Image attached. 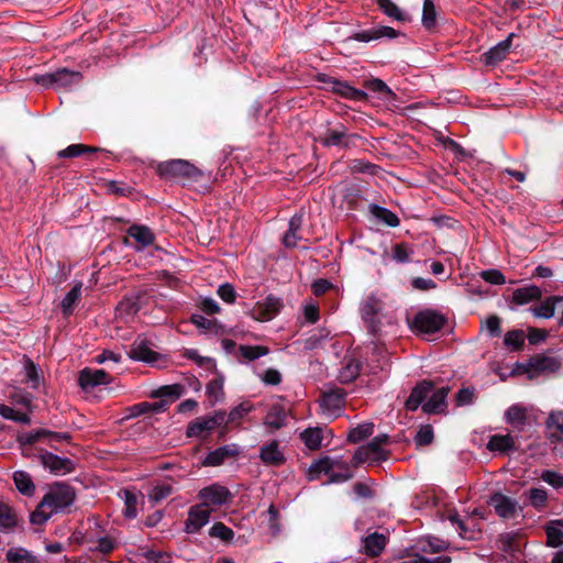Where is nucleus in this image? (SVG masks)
<instances>
[{
  "mask_svg": "<svg viewBox=\"0 0 563 563\" xmlns=\"http://www.w3.org/2000/svg\"><path fill=\"white\" fill-rule=\"evenodd\" d=\"M155 172L166 181L179 183L183 186H196L202 191L210 190L212 175L186 159H168L157 163Z\"/></svg>",
  "mask_w": 563,
  "mask_h": 563,
  "instance_id": "obj_1",
  "label": "nucleus"
},
{
  "mask_svg": "<svg viewBox=\"0 0 563 563\" xmlns=\"http://www.w3.org/2000/svg\"><path fill=\"white\" fill-rule=\"evenodd\" d=\"M449 393V386L435 387L433 382L423 379L411 389L405 407L409 411H416L421 406L427 415L445 413Z\"/></svg>",
  "mask_w": 563,
  "mask_h": 563,
  "instance_id": "obj_2",
  "label": "nucleus"
},
{
  "mask_svg": "<svg viewBox=\"0 0 563 563\" xmlns=\"http://www.w3.org/2000/svg\"><path fill=\"white\" fill-rule=\"evenodd\" d=\"M76 499L74 487L66 483H54L30 515L32 525H44L53 515L65 511Z\"/></svg>",
  "mask_w": 563,
  "mask_h": 563,
  "instance_id": "obj_3",
  "label": "nucleus"
},
{
  "mask_svg": "<svg viewBox=\"0 0 563 563\" xmlns=\"http://www.w3.org/2000/svg\"><path fill=\"white\" fill-rule=\"evenodd\" d=\"M34 82L44 88L69 89L75 85H79L82 80L80 71L69 70L67 68H59L53 73L35 75Z\"/></svg>",
  "mask_w": 563,
  "mask_h": 563,
  "instance_id": "obj_4",
  "label": "nucleus"
},
{
  "mask_svg": "<svg viewBox=\"0 0 563 563\" xmlns=\"http://www.w3.org/2000/svg\"><path fill=\"white\" fill-rule=\"evenodd\" d=\"M560 367L561 362L558 357L543 354L533 355L527 362L517 364V369L526 374L530 379L540 375L556 373Z\"/></svg>",
  "mask_w": 563,
  "mask_h": 563,
  "instance_id": "obj_5",
  "label": "nucleus"
},
{
  "mask_svg": "<svg viewBox=\"0 0 563 563\" xmlns=\"http://www.w3.org/2000/svg\"><path fill=\"white\" fill-rule=\"evenodd\" d=\"M387 434H379L373 438L366 445L360 446L353 455V464L358 465L365 462H378L388 459V451L382 446L388 442Z\"/></svg>",
  "mask_w": 563,
  "mask_h": 563,
  "instance_id": "obj_6",
  "label": "nucleus"
},
{
  "mask_svg": "<svg viewBox=\"0 0 563 563\" xmlns=\"http://www.w3.org/2000/svg\"><path fill=\"white\" fill-rule=\"evenodd\" d=\"M448 319L441 312L432 309L419 311L412 319L411 327L420 333L431 334L440 331Z\"/></svg>",
  "mask_w": 563,
  "mask_h": 563,
  "instance_id": "obj_7",
  "label": "nucleus"
},
{
  "mask_svg": "<svg viewBox=\"0 0 563 563\" xmlns=\"http://www.w3.org/2000/svg\"><path fill=\"white\" fill-rule=\"evenodd\" d=\"M317 80L325 85V89L333 93L354 101L367 100V93L364 90L352 87L347 81H341L325 74H319Z\"/></svg>",
  "mask_w": 563,
  "mask_h": 563,
  "instance_id": "obj_8",
  "label": "nucleus"
},
{
  "mask_svg": "<svg viewBox=\"0 0 563 563\" xmlns=\"http://www.w3.org/2000/svg\"><path fill=\"white\" fill-rule=\"evenodd\" d=\"M383 309V302L375 296H368L361 306V316L366 323L367 330L377 335L380 331L379 314Z\"/></svg>",
  "mask_w": 563,
  "mask_h": 563,
  "instance_id": "obj_9",
  "label": "nucleus"
},
{
  "mask_svg": "<svg viewBox=\"0 0 563 563\" xmlns=\"http://www.w3.org/2000/svg\"><path fill=\"white\" fill-rule=\"evenodd\" d=\"M231 492L220 484H211L198 493L201 505L207 509H213L225 505L231 498Z\"/></svg>",
  "mask_w": 563,
  "mask_h": 563,
  "instance_id": "obj_10",
  "label": "nucleus"
},
{
  "mask_svg": "<svg viewBox=\"0 0 563 563\" xmlns=\"http://www.w3.org/2000/svg\"><path fill=\"white\" fill-rule=\"evenodd\" d=\"M360 139L357 134H349L347 129L340 124L335 129H329L318 137V142L324 147L338 146L347 148L354 144V141Z\"/></svg>",
  "mask_w": 563,
  "mask_h": 563,
  "instance_id": "obj_11",
  "label": "nucleus"
},
{
  "mask_svg": "<svg viewBox=\"0 0 563 563\" xmlns=\"http://www.w3.org/2000/svg\"><path fill=\"white\" fill-rule=\"evenodd\" d=\"M112 380V376L104 369L85 367L78 375V385L85 391H90L100 385H109Z\"/></svg>",
  "mask_w": 563,
  "mask_h": 563,
  "instance_id": "obj_12",
  "label": "nucleus"
},
{
  "mask_svg": "<svg viewBox=\"0 0 563 563\" xmlns=\"http://www.w3.org/2000/svg\"><path fill=\"white\" fill-rule=\"evenodd\" d=\"M282 307L283 302L280 298L274 295H268L263 301H260L254 306L251 311V316L257 321H268L279 312Z\"/></svg>",
  "mask_w": 563,
  "mask_h": 563,
  "instance_id": "obj_13",
  "label": "nucleus"
},
{
  "mask_svg": "<svg viewBox=\"0 0 563 563\" xmlns=\"http://www.w3.org/2000/svg\"><path fill=\"white\" fill-rule=\"evenodd\" d=\"M495 512L503 519H512L518 511L517 500L504 495L500 492L494 493L488 500Z\"/></svg>",
  "mask_w": 563,
  "mask_h": 563,
  "instance_id": "obj_14",
  "label": "nucleus"
},
{
  "mask_svg": "<svg viewBox=\"0 0 563 563\" xmlns=\"http://www.w3.org/2000/svg\"><path fill=\"white\" fill-rule=\"evenodd\" d=\"M515 33H510L504 41L497 43L482 55V60L486 66H496L507 58L512 46Z\"/></svg>",
  "mask_w": 563,
  "mask_h": 563,
  "instance_id": "obj_15",
  "label": "nucleus"
},
{
  "mask_svg": "<svg viewBox=\"0 0 563 563\" xmlns=\"http://www.w3.org/2000/svg\"><path fill=\"white\" fill-rule=\"evenodd\" d=\"M40 459L43 466L56 475H65L75 470V463L70 459L47 451L41 453Z\"/></svg>",
  "mask_w": 563,
  "mask_h": 563,
  "instance_id": "obj_16",
  "label": "nucleus"
},
{
  "mask_svg": "<svg viewBox=\"0 0 563 563\" xmlns=\"http://www.w3.org/2000/svg\"><path fill=\"white\" fill-rule=\"evenodd\" d=\"M210 515L211 509H207L201 504L190 507L185 521V531L187 533H197L209 522Z\"/></svg>",
  "mask_w": 563,
  "mask_h": 563,
  "instance_id": "obj_17",
  "label": "nucleus"
},
{
  "mask_svg": "<svg viewBox=\"0 0 563 563\" xmlns=\"http://www.w3.org/2000/svg\"><path fill=\"white\" fill-rule=\"evenodd\" d=\"M449 548V543L445 540L429 536L420 538L413 545L407 550L420 553V554H434L445 551Z\"/></svg>",
  "mask_w": 563,
  "mask_h": 563,
  "instance_id": "obj_18",
  "label": "nucleus"
},
{
  "mask_svg": "<svg viewBox=\"0 0 563 563\" xmlns=\"http://www.w3.org/2000/svg\"><path fill=\"white\" fill-rule=\"evenodd\" d=\"M362 368V363L354 354H346L342 360V367L339 372L338 379L342 384L354 382Z\"/></svg>",
  "mask_w": 563,
  "mask_h": 563,
  "instance_id": "obj_19",
  "label": "nucleus"
},
{
  "mask_svg": "<svg viewBox=\"0 0 563 563\" xmlns=\"http://www.w3.org/2000/svg\"><path fill=\"white\" fill-rule=\"evenodd\" d=\"M387 541V537L383 533H369L362 539L361 552L369 558H376L384 551Z\"/></svg>",
  "mask_w": 563,
  "mask_h": 563,
  "instance_id": "obj_20",
  "label": "nucleus"
},
{
  "mask_svg": "<svg viewBox=\"0 0 563 563\" xmlns=\"http://www.w3.org/2000/svg\"><path fill=\"white\" fill-rule=\"evenodd\" d=\"M261 461L268 466L278 467L286 462L284 452L279 449L278 441L273 440L260 450Z\"/></svg>",
  "mask_w": 563,
  "mask_h": 563,
  "instance_id": "obj_21",
  "label": "nucleus"
},
{
  "mask_svg": "<svg viewBox=\"0 0 563 563\" xmlns=\"http://www.w3.org/2000/svg\"><path fill=\"white\" fill-rule=\"evenodd\" d=\"M140 309L139 297L126 296L117 305L115 317L120 321L128 323L134 318Z\"/></svg>",
  "mask_w": 563,
  "mask_h": 563,
  "instance_id": "obj_22",
  "label": "nucleus"
},
{
  "mask_svg": "<svg viewBox=\"0 0 563 563\" xmlns=\"http://www.w3.org/2000/svg\"><path fill=\"white\" fill-rule=\"evenodd\" d=\"M303 223V214L302 212L295 213L288 223V230L285 232L283 236V243L288 249H294L297 246L298 242L302 239L298 233L301 230Z\"/></svg>",
  "mask_w": 563,
  "mask_h": 563,
  "instance_id": "obj_23",
  "label": "nucleus"
},
{
  "mask_svg": "<svg viewBox=\"0 0 563 563\" xmlns=\"http://www.w3.org/2000/svg\"><path fill=\"white\" fill-rule=\"evenodd\" d=\"M399 35V32L390 26H378L369 30H364L354 34V40L358 42H371L379 40L382 37L395 38Z\"/></svg>",
  "mask_w": 563,
  "mask_h": 563,
  "instance_id": "obj_24",
  "label": "nucleus"
},
{
  "mask_svg": "<svg viewBox=\"0 0 563 563\" xmlns=\"http://www.w3.org/2000/svg\"><path fill=\"white\" fill-rule=\"evenodd\" d=\"M507 423L511 424L515 429L521 431L530 423L528 409L521 405L510 406L506 413Z\"/></svg>",
  "mask_w": 563,
  "mask_h": 563,
  "instance_id": "obj_25",
  "label": "nucleus"
},
{
  "mask_svg": "<svg viewBox=\"0 0 563 563\" xmlns=\"http://www.w3.org/2000/svg\"><path fill=\"white\" fill-rule=\"evenodd\" d=\"M542 296L540 287L530 285L527 287L517 288L512 291L510 303L522 306L531 301L539 300Z\"/></svg>",
  "mask_w": 563,
  "mask_h": 563,
  "instance_id": "obj_26",
  "label": "nucleus"
},
{
  "mask_svg": "<svg viewBox=\"0 0 563 563\" xmlns=\"http://www.w3.org/2000/svg\"><path fill=\"white\" fill-rule=\"evenodd\" d=\"M128 234L139 244L136 250L145 249L155 241L153 231L146 225L133 224L128 229Z\"/></svg>",
  "mask_w": 563,
  "mask_h": 563,
  "instance_id": "obj_27",
  "label": "nucleus"
},
{
  "mask_svg": "<svg viewBox=\"0 0 563 563\" xmlns=\"http://www.w3.org/2000/svg\"><path fill=\"white\" fill-rule=\"evenodd\" d=\"M238 449L234 445H223L209 452L202 464L205 466H219L223 464L227 459L233 457L238 455Z\"/></svg>",
  "mask_w": 563,
  "mask_h": 563,
  "instance_id": "obj_28",
  "label": "nucleus"
},
{
  "mask_svg": "<svg viewBox=\"0 0 563 563\" xmlns=\"http://www.w3.org/2000/svg\"><path fill=\"white\" fill-rule=\"evenodd\" d=\"M545 427L550 431L548 439L551 443H559L563 438V412L552 411L547 421Z\"/></svg>",
  "mask_w": 563,
  "mask_h": 563,
  "instance_id": "obj_29",
  "label": "nucleus"
},
{
  "mask_svg": "<svg viewBox=\"0 0 563 563\" xmlns=\"http://www.w3.org/2000/svg\"><path fill=\"white\" fill-rule=\"evenodd\" d=\"M129 356L132 360L142 361V362H146V363H153V362L157 361V358H158V354L156 352H154L153 350H151V347L144 340H141V341L136 340L132 344V346L129 351Z\"/></svg>",
  "mask_w": 563,
  "mask_h": 563,
  "instance_id": "obj_30",
  "label": "nucleus"
},
{
  "mask_svg": "<svg viewBox=\"0 0 563 563\" xmlns=\"http://www.w3.org/2000/svg\"><path fill=\"white\" fill-rule=\"evenodd\" d=\"M286 419H287V411H286L285 407L280 404H274L269 408V410L264 419V424L272 430H278V429L283 428L284 426H286Z\"/></svg>",
  "mask_w": 563,
  "mask_h": 563,
  "instance_id": "obj_31",
  "label": "nucleus"
},
{
  "mask_svg": "<svg viewBox=\"0 0 563 563\" xmlns=\"http://www.w3.org/2000/svg\"><path fill=\"white\" fill-rule=\"evenodd\" d=\"M19 525L16 511L9 505L0 503V532L10 533Z\"/></svg>",
  "mask_w": 563,
  "mask_h": 563,
  "instance_id": "obj_32",
  "label": "nucleus"
},
{
  "mask_svg": "<svg viewBox=\"0 0 563 563\" xmlns=\"http://www.w3.org/2000/svg\"><path fill=\"white\" fill-rule=\"evenodd\" d=\"M345 391L341 388L332 389L322 395L320 405L323 409L334 412L340 410L345 401Z\"/></svg>",
  "mask_w": 563,
  "mask_h": 563,
  "instance_id": "obj_33",
  "label": "nucleus"
},
{
  "mask_svg": "<svg viewBox=\"0 0 563 563\" xmlns=\"http://www.w3.org/2000/svg\"><path fill=\"white\" fill-rule=\"evenodd\" d=\"M371 371L373 374L377 372L387 371L389 368V356L386 349L383 345L374 344L372 347V354L369 357Z\"/></svg>",
  "mask_w": 563,
  "mask_h": 563,
  "instance_id": "obj_34",
  "label": "nucleus"
},
{
  "mask_svg": "<svg viewBox=\"0 0 563 563\" xmlns=\"http://www.w3.org/2000/svg\"><path fill=\"white\" fill-rule=\"evenodd\" d=\"M559 302H563L562 296H550L539 306L531 307L530 311L534 317L550 319L554 316L555 305Z\"/></svg>",
  "mask_w": 563,
  "mask_h": 563,
  "instance_id": "obj_35",
  "label": "nucleus"
},
{
  "mask_svg": "<svg viewBox=\"0 0 563 563\" xmlns=\"http://www.w3.org/2000/svg\"><path fill=\"white\" fill-rule=\"evenodd\" d=\"M212 430H214V421H211L209 416L199 417L188 423L186 435L188 438H200L203 432H210Z\"/></svg>",
  "mask_w": 563,
  "mask_h": 563,
  "instance_id": "obj_36",
  "label": "nucleus"
},
{
  "mask_svg": "<svg viewBox=\"0 0 563 563\" xmlns=\"http://www.w3.org/2000/svg\"><path fill=\"white\" fill-rule=\"evenodd\" d=\"M487 449L489 451H498L500 453H507L509 451H515V439L510 434H495L492 435Z\"/></svg>",
  "mask_w": 563,
  "mask_h": 563,
  "instance_id": "obj_37",
  "label": "nucleus"
},
{
  "mask_svg": "<svg viewBox=\"0 0 563 563\" xmlns=\"http://www.w3.org/2000/svg\"><path fill=\"white\" fill-rule=\"evenodd\" d=\"M13 482L16 489L24 496L31 497L35 493V485L31 475L24 471H15L13 473Z\"/></svg>",
  "mask_w": 563,
  "mask_h": 563,
  "instance_id": "obj_38",
  "label": "nucleus"
},
{
  "mask_svg": "<svg viewBox=\"0 0 563 563\" xmlns=\"http://www.w3.org/2000/svg\"><path fill=\"white\" fill-rule=\"evenodd\" d=\"M334 467V462L329 457L324 456L314 461L308 468V479L314 481L319 478L321 474L329 475L330 471Z\"/></svg>",
  "mask_w": 563,
  "mask_h": 563,
  "instance_id": "obj_39",
  "label": "nucleus"
},
{
  "mask_svg": "<svg viewBox=\"0 0 563 563\" xmlns=\"http://www.w3.org/2000/svg\"><path fill=\"white\" fill-rule=\"evenodd\" d=\"M369 211L376 219L384 222L388 227L395 228L400 223L398 216L387 208L372 203L369 206Z\"/></svg>",
  "mask_w": 563,
  "mask_h": 563,
  "instance_id": "obj_40",
  "label": "nucleus"
},
{
  "mask_svg": "<svg viewBox=\"0 0 563 563\" xmlns=\"http://www.w3.org/2000/svg\"><path fill=\"white\" fill-rule=\"evenodd\" d=\"M206 394L211 406L224 398L223 378L221 376L214 377L206 386Z\"/></svg>",
  "mask_w": 563,
  "mask_h": 563,
  "instance_id": "obj_41",
  "label": "nucleus"
},
{
  "mask_svg": "<svg viewBox=\"0 0 563 563\" xmlns=\"http://www.w3.org/2000/svg\"><path fill=\"white\" fill-rule=\"evenodd\" d=\"M100 148L85 145V144H71L64 150L58 151L57 156L59 158H74L86 154H92L99 152Z\"/></svg>",
  "mask_w": 563,
  "mask_h": 563,
  "instance_id": "obj_42",
  "label": "nucleus"
},
{
  "mask_svg": "<svg viewBox=\"0 0 563 563\" xmlns=\"http://www.w3.org/2000/svg\"><path fill=\"white\" fill-rule=\"evenodd\" d=\"M300 440L311 451L318 450L322 442V430L320 428H308L299 434Z\"/></svg>",
  "mask_w": 563,
  "mask_h": 563,
  "instance_id": "obj_43",
  "label": "nucleus"
},
{
  "mask_svg": "<svg viewBox=\"0 0 563 563\" xmlns=\"http://www.w3.org/2000/svg\"><path fill=\"white\" fill-rule=\"evenodd\" d=\"M528 498L529 505L532 506L537 510H542L545 508L548 503V493L544 488H530L525 493Z\"/></svg>",
  "mask_w": 563,
  "mask_h": 563,
  "instance_id": "obj_44",
  "label": "nucleus"
},
{
  "mask_svg": "<svg viewBox=\"0 0 563 563\" xmlns=\"http://www.w3.org/2000/svg\"><path fill=\"white\" fill-rule=\"evenodd\" d=\"M81 295V284H76L63 298L60 302L62 311L64 316H70L75 303L78 301Z\"/></svg>",
  "mask_w": 563,
  "mask_h": 563,
  "instance_id": "obj_45",
  "label": "nucleus"
},
{
  "mask_svg": "<svg viewBox=\"0 0 563 563\" xmlns=\"http://www.w3.org/2000/svg\"><path fill=\"white\" fill-rule=\"evenodd\" d=\"M119 495H122L124 499V508L122 510L123 516L128 519H134L137 516L136 495L130 489H122L119 492Z\"/></svg>",
  "mask_w": 563,
  "mask_h": 563,
  "instance_id": "obj_46",
  "label": "nucleus"
},
{
  "mask_svg": "<svg viewBox=\"0 0 563 563\" xmlns=\"http://www.w3.org/2000/svg\"><path fill=\"white\" fill-rule=\"evenodd\" d=\"M374 432V423L373 422H365L356 426L355 428L351 429L347 434V440L351 443H358L368 437H371Z\"/></svg>",
  "mask_w": 563,
  "mask_h": 563,
  "instance_id": "obj_47",
  "label": "nucleus"
},
{
  "mask_svg": "<svg viewBox=\"0 0 563 563\" xmlns=\"http://www.w3.org/2000/svg\"><path fill=\"white\" fill-rule=\"evenodd\" d=\"M547 545L551 548H559L563 545V530L551 520L545 527Z\"/></svg>",
  "mask_w": 563,
  "mask_h": 563,
  "instance_id": "obj_48",
  "label": "nucleus"
},
{
  "mask_svg": "<svg viewBox=\"0 0 563 563\" xmlns=\"http://www.w3.org/2000/svg\"><path fill=\"white\" fill-rule=\"evenodd\" d=\"M5 559L9 563H38L37 559L23 548L8 550Z\"/></svg>",
  "mask_w": 563,
  "mask_h": 563,
  "instance_id": "obj_49",
  "label": "nucleus"
},
{
  "mask_svg": "<svg viewBox=\"0 0 563 563\" xmlns=\"http://www.w3.org/2000/svg\"><path fill=\"white\" fill-rule=\"evenodd\" d=\"M404 558L405 563H451V558L448 555H440L435 558H426L423 554L416 553L409 550H405Z\"/></svg>",
  "mask_w": 563,
  "mask_h": 563,
  "instance_id": "obj_50",
  "label": "nucleus"
},
{
  "mask_svg": "<svg viewBox=\"0 0 563 563\" xmlns=\"http://www.w3.org/2000/svg\"><path fill=\"white\" fill-rule=\"evenodd\" d=\"M239 352L247 362L255 361L269 353V349L265 345H240Z\"/></svg>",
  "mask_w": 563,
  "mask_h": 563,
  "instance_id": "obj_51",
  "label": "nucleus"
},
{
  "mask_svg": "<svg viewBox=\"0 0 563 563\" xmlns=\"http://www.w3.org/2000/svg\"><path fill=\"white\" fill-rule=\"evenodd\" d=\"M364 87L373 92L383 95L386 99H396V93L379 78L365 80Z\"/></svg>",
  "mask_w": 563,
  "mask_h": 563,
  "instance_id": "obj_52",
  "label": "nucleus"
},
{
  "mask_svg": "<svg viewBox=\"0 0 563 563\" xmlns=\"http://www.w3.org/2000/svg\"><path fill=\"white\" fill-rule=\"evenodd\" d=\"M47 429H37L32 430L25 433H22L18 437V442L21 446H30L36 442L46 440Z\"/></svg>",
  "mask_w": 563,
  "mask_h": 563,
  "instance_id": "obj_53",
  "label": "nucleus"
},
{
  "mask_svg": "<svg viewBox=\"0 0 563 563\" xmlns=\"http://www.w3.org/2000/svg\"><path fill=\"white\" fill-rule=\"evenodd\" d=\"M422 25L430 30L437 24V10L432 0H423Z\"/></svg>",
  "mask_w": 563,
  "mask_h": 563,
  "instance_id": "obj_54",
  "label": "nucleus"
},
{
  "mask_svg": "<svg viewBox=\"0 0 563 563\" xmlns=\"http://www.w3.org/2000/svg\"><path fill=\"white\" fill-rule=\"evenodd\" d=\"M184 356L194 361L198 366L203 367L207 371H214L217 367L216 361L212 357L201 356L197 350H186Z\"/></svg>",
  "mask_w": 563,
  "mask_h": 563,
  "instance_id": "obj_55",
  "label": "nucleus"
},
{
  "mask_svg": "<svg viewBox=\"0 0 563 563\" xmlns=\"http://www.w3.org/2000/svg\"><path fill=\"white\" fill-rule=\"evenodd\" d=\"M504 343L514 351H519L525 344V333L522 330H511L505 334Z\"/></svg>",
  "mask_w": 563,
  "mask_h": 563,
  "instance_id": "obj_56",
  "label": "nucleus"
},
{
  "mask_svg": "<svg viewBox=\"0 0 563 563\" xmlns=\"http://www.w3.org/2000/svg\"><path fill=\"white\" fill-rule=\"evenodd\" d=\"M379 9L389 18L397 21H405L406 16L404 12L390 0H376Z\"/></svg>",
  "mask_w": 563,
  "mask_h": 563,
  "instance_id": "obj_57",
  "label": "nucleus"
},
{
  "mask_svg": "<svg viewBox=\"0 0 563 563\" xmlns=\"http://www.w3.org/2000/svg\"><path fill=\"white\" fill-rule=\"evenodd\" d=\"M209 536L218 538L224 542H230L234 538V532L223 522H216L209 530Z\"/></svg>",
  "mask_w": 563,
  "mask_h": 563,
  "instance_id": "obj_58",
  "label": "nucleus"
},
{
  "mask_svg": "<svg viewBox=\"0 0 563 563\" xmlns=\"http://www.w3.org/2000/svg\"><path fill=\"white\" fill-rule=\"evenodd\" d=\"M252 409L253 406L250 402H242L235 406L229 412L227 422L239 423Z\"/></svg>",
  "mask_w": 563,
  "mask_h": 563,
  "instance_id": "obj_59",
  "label": "nucleus"
},
{
  "mask_svg": "<svg viewBox=\"0 0 563 563\" xmlns=\"http://www.w3.org/2000/svg\"><path fill=\"white\" fill-rule=\"evenodd\" d=\"M433 429L430 424L421 426L415 435V444L417 446H426L432 443L433 441Z\"/></svg>",
  "mask_w": 563,
  "mask_h": 563,
  "instance_id": "obj_60",
  "label": "nucleus"
},
{
  "mask_svg": "<svg viewBox=\"0 0 563 563\" xmlns=\"http://www.w3.org/2000/svg\"><path fill=\"white\" fill-rule=\"evenodd\" d=\"M173 493V486L167 483L158 484L152 488L148 493V497L154 503H159L161 500L167 498Z\"/></svg>",
  "mask_w": 563,
  "mask_h": 563,
  "instance_id": "obj_61",
  "label": "nucleus"
},
{
  "mask_svg": "<svg viewBox=\"0 0 563 563\" xmlns=\"http://www.w3.org/2000/svg\"><path fill=\"white\" fill-rule=\"evenodd\" d=\"M475 389L473 387L461 388L455 395V405L459 407L468 406L474 402Z\"/></svg>",
  "mask_w": 563,
  "mask_h": 563,
  "instance_id": "obj_62",
  "label": "nucleus"
},
{
  "mask_svg": "<svg viewBox=\"0 0 563 563\" xmlns=\"http://www.w3.org/2000/svg\"><path fill=\"white\" fill-rule=\"evenodd\" d=\"M540 478L556 489L563 488V475L555 471L544 470L542 471Z\"/></svg>",
  "mask_w": 563,
  "mask_h": 563,
  "instance_id": "obj_63",
  "label": "nucleus"
},
{
  "mask_svg": "<svg viewBox=\"0 0 563 563\" xmlns=\"http://www.w3.org/2000/svg\"><path fill=\"white\" fill-rule=\"evenodd\" d=\"M481 277L492 285H503L506 283L505 275L498 269H487L481 273Z\"/></svg>",
  "mask_w": 563,
  "mask_h": 563,
  "instance_id": "obj_64",
  "label": "nucleus"
}]
</instances>
